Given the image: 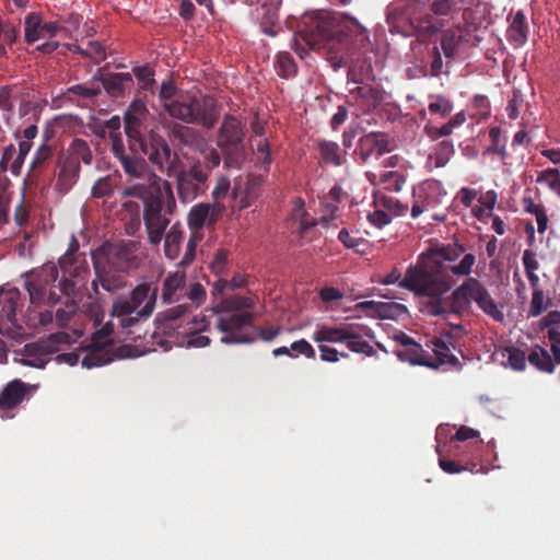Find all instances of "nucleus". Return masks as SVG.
Segmentation results:
<instances>
[{
	"label": "nucleus",
	"instance_id": "nucleus-1",
	"mask_svg": "<svg viewBox=\"0 0 560 560\" xmlns=\"http://www.w3.org/2000/svg\"><path fill=\"white\" fill-rule=\"evenodd\" d=\"M466 248L457 242L435 244L422 253L416 265L406 270L405 277L395 268L381 281L383 284L397 283L399 288L412 292L418 298H427L420 311L430 316L453 314L462 316L468 312L471 302L495 322H502L504 315L498 307L488 290L476 278L466 279L450 296H444L457 278L469 276L476 257L465 254L458 264H454Z\"/></svg>",
	"mask_w": 560,
	"mask_h": 560
},
{
	"label": "nucleus",
	"instance_id": "nucleus-2",
	"mask_svg": "<svg viewBox=\"0 0 560 560\" xmlns=\"http://www.w3.org/2000/svg\"><path fill=\"white\" fill-rule=\"evenodd\" d=\"M159 96L168 115L186 124L212 129L219 120V106L212 96L176 95V86L172 81L162 83Z\"/></svg>",
	"mask_w": 560,
	"mask_h": 560
},
{
	"label": "nucleus",
	"instance_id": "nucleus-3",
	"mask_svg": "<svg viewBox=\"0 0 560 560\" xmlns=\"http://www.w3.org/2000/svg\"><path fill=\"white\" fill-rule=\"evenodd\" d=\"M158 291V287H152L149 282L136 285L129 298L120 295L114 300L110 317L116 319L117 325L124 330L138 325L141 319H147L153 314Z\"/></svg>",
	"mask_w": 560,
	"mask_h": 560
},
{
	"label": "nucleus",
	"instance_id": "nucleus-4",
	"mask_svg": "<svg viewBox=\"0 0 560 560\" xmlns=\"http://www.w3.org/2000/svg\"><path fill=\"white\" fill-rule=\"evenodd\" d=\"M245 128L242 121L226 114L218 129L215 143L223 154L225 168H241L245 161Z\"/></svg>",
	"mask_w": 560,
	"mask_h": 560
},
{
	"label": "nucleus",
	"instance_id": "nucleus-5",
	"mask_svg": "<svg viewBox=\"0 0 560 560\" xmlns=\"http://www.w3.org/2000/svg\"><path fill=\"white\" fill-rule=\"evenodd\" d=\"M299 34L311 49L325 47L330 40H343V31L337 19L323 12L305 14Z\"/></svg>",
	"mask_w": 560,
	"mask_h": 560
},
{
	"label": "nucleus",
	"instance_id": "nucleus-6",
	"mask_svg": "<svg viewBox=\"0 0 560 560\" xmlns=\"http://www.w3.org/2000/svg\"><path fill=\"white\" fill-rule=\"evenodd\" d=\"M215 328L222 334L224 345L255 342V315L253 312L219 313Z\"/></svg>",
	"mask_w": 560,
	"mask_h": 560
},
{
	"label": "nucleus",
	"instance_id": "nucleus-7",
	"mask_svg": "<svg viewBox=\"0 0 560 560\" xmlns=\"http://www.w3.org/2000/svg\"><path fill=\"white\" fill-rule=\"evenodd\" d=\"M138 151L147 156L148 162L161 173L173 176L176 165L180 162L166 139L154 130L145 133V138L139 142Z\"/></svg>",
	"mask_w": 560,
	"mask_h": 560
},
{
	"label": "nucleus",
	"instance_id": "nucleus-8",
	"mask_svg": "<svg viewBox=\"0 0 560 560\" xmlns=\"http://www.w3.org/2000/svg\"><path fill=\"white\" fill-rule=\"evenodd\" d=\"M139 245L135 241L105 242L92 255L121 272L129 273L141 265Z\"/></svg>",
	"mask_w": 560,
	"mask_h": 560
},
{
	"label": "nucleus",
	"instance_id": "nucleus-9",
	"mask_svg": "<svg viewBox=\"0 0 560 560\" xmlns=\"http://www.w3.org/2000/svg\"><path fill=\"white\" fill-rule=\"evenodd\" d=\"M70 336L67 332L50 334L46 338L26 343L21 352L20 362L23 365L44 369L50 360V355L60 350L61 345L69 343Z\"/></svg>",
	"mask_w": 560,
	"mask_h": 560
},
{
	"label": "nucleus",
	"instance_id": "nucleus-10",
	"mask_svg": "<svg viewBox=\"0 0 560 560\" xmlns=\"http://www.w3.org/2000/svg\"><path fill=\"white\" fill-rule=\"evenodd\" d=\"M173 175L176 179L178 198L184 203L194 201L208 189L209 173L203 171L199 162L188 168H176Z\"/></svg>",
	"mask_w": 560,
	"mask_h": 560
},
{
	"label": "nucleus",
	"instance_id": "nucleus-11",
	"mask_svg": "<svg viewBox=\"0 0 560 560\" xmlns=\"http://www.w3.org/2000/svg\"><path fill=\"white\" fill-rule=\"evenodd\" d=\"M22 306V294L16 288H0V335L12 339L22 335L23 327L18 320Z\"/></svg>",
	"mask_w": 560,
	"mask_h": 560
},
{
	"label": "nucleus",
	"instance_id": "nucleus-12",
	"mask_svg": "<svg viewBox=\"0 0 560 560\" xmlns=\"http://www.w3.org/2000/svg\"><path fill=\"white\" fill-rule=\"evenodd\" d=\"M113 153L118 159L125 174L132 178L148 180L150 186L159 188L162 178L150 168L148 162L138 154V151L126 152L121 140L114 137Z\"/></svg>",
	"mask_w": 560,
	"mask_h": 560
},
{
	"label": "nucleus",
	"instance_id": "nucleus-13",
	"mask_svg": "<svg viewBox=\"0 0 560 560\" xmlns=\"http://www.w3.org/2000/svg\"><path fill=\"white\" fill-rule=\"evenodd\" d=\"M59 266L62 271V279L59 283L60 291L66 296L78 294L86 285L90 276L86 256L60 257Z\"/></svg>",
	"mask_w": 560,
	"mask_h": 560
},
{
	"label": "nucleus",
	"instance_id": "nucleus-14",
	"mask_svg": "<svg viewBox=\"0 0 560 560\" xmlns=\"http://www.w3.org/2000/svg\"><path fill=\"white\" fill-rule=\"evenodd\" d=\"M58 275L57 266L51 262L45 264L40 269L26 275L25 289L32 304L38 305L45 302L46 291L54 285Z\"/></svg>",
	"mask_w": 560,
	"mask_h": 560
},
{
	"label": "nucleus",
	"instance_id": "nucleus-15",
	"mask_svg": "<svg viewBox=\"0 0 560 560\" xmlns=\"http://www.w3.org/2000/svg\"><path fill=\"white\" fill-rule=\"evenodd\" d=\"M15 103H19L21 113H26L31 105L27 88L23 83L0 85V110L5 125L10 126Z\"/></svg>",
	"mask_w": 560,
	"mask_h": 560
},
{
	"label": "nucleus",
	"instance_id": "nucleus-16",
	"mask_svg": "<svg viewBox=\"0 0 560 560\" xmlns=\"http://www.w3.org/2000/svg\"><path fill=\"white\" fill-rule=\"evenodd\" d=\"M95 279L92 281V288L95 293L98 291V284L107 292L115 293L127 285L126 277L120 270L105 264L92 255Z\"/></svg>",
	"mask_w": 560,
	"mask_h": 560
},
{
	"label": "nucleus",
	"instance_id": "nucleus-17",
	"mask_svg": "<svg viewBox=\"0 0 560 560\" xmlns=\"http://www.w3.org/2000/svg\"><path fill=\"white\" fill-rule=\"evenodd\" d=\"M143 219L149 242L152 245H158L162 241L164 232L170 224V219L163 213L162 198H156L145 205Z\"/></svg>",
	"mask_w": 560,
	"mask_h": 560
},
{
	"label": "nucleus",
	"instance_id": "nucleus-18",
	"mask_svg": "<svg viewBox=\"0 0 560 560\" xmlns=\"http://www.w3.org/2000/svg\"><path fill=\"white\" fill-rule=\"evenodd\" d=\"M392 151L388 137L384 132L372 131L359 139L355 154L361 164L366 163L371 158H380Z\"/></svg>",
	"mask_w": 560,
	"mask_h": 560
},
{
	"label": "nucleus",
	"instance_id": "nucleus-19",
	"mask_svg": "<svg viewBox=\"0 0 560 560\" xmlns=\"http://www.w3.org/2000/svg\"><path fill=\"white\" fill-rule=\"evenodd\" d=\"M35 389L36 386L21 380L9 382L0 393V411L7 412L16 408Z\"/></svg>",
	"mask_w": 560,
	"mask_h": 560
},
{
	"label": "nucleus",
	"instance_id": "nucleus-20",
	"mask_svg": "<svg viewBox=\"0 0 560 560\" xmlns=\"http://www.w3.org/2000/svg\"><path fill=\"white\" fill-rule=\"evenodd\" d=\"M186 296V273L182 270L170 272L162 281L161 301L163 304L179 302Z\"/></svg>",
	"mask_w": 560,
	"mask_h": 560
},
{
	"label": "nucleus",
	"instance_id": "nucleus-21",
	"mask_svg": "<svg viewBox=\"0 0 560 560\" xmlns=\"http://www.w3.org/2000/svg\"><path fill=\"white\" fill-rule=\"evenodd\" d=\"M357 308L384 319L398 320L408 314L406 305L397 302L364 301L357 304Z\"/></svg>",
	"mask_w": 560,
	"mask_h": 560
},
{
	"label": "nucleus",
	"instance_id": "nucleus-22",
	"mask_svg": "<svg viewBox=\"0 0 560 560\" xmlns=\"http://www.w3.org/2000/svg\"><path fill=\"white\" fill-rule=\"evenodd\" d=\"M220 215V209L215 205L198 203L194 206L187 217L191 232L200 233L205 225H214Z\"/></svg>",
	"mask_w": 560,
	"mask_h": 560
},
{
	"label": "nucleus",
	"instance_id": "nucleus-23",
	"mask_svg": "<svg viewBox=\"0 0 560 560\" xmlns=\"http://www.w3.org/2000/svg\"><path fill=\"white\" fill-rule=\"evenodd\" d=\"M57 167L56 189L61 194H67L79 180L81 166L59 154Z\"/></svg>",
	"mask_w": 560,
	"mask_h": 560
},
{
	"label": "nucleus",
	"instance_id": "nucleus-24",
	"mask_svg": "<svg viewBox=\"0 0 560 560\" xmlns=\"http://www.w3.org/2000/svg\"><path fill=\"white\" fill-rule=\"evenodd\" d=\"M98 83L101 88L107 92L112 97H122L125 95L126 90H129L133 85L132 75L128 72L126 73H107V74H97Z\"/></svg>",
	"mask_w": 560,
	"mask_h": 560
},
{
	"label": "nucleus",
	"instance_id": "nucleus-25",
	"mask_svg": "<svg viewBox=\"0 0 560 560\" xmlns=\"http://www.w3.org/2000/svg\"><path fill=\"white\" fill-rule=\"evenodd\" d=\"M354 338L352 334V324H342L339 326H319L312 335V340L317 343L330 342L342 343L346 339Z\"/></svg>",
	"mask_w": 560,
	"mask_h": 560
},
{
	"label": "nucleus",
	"instance_id": "nucleus-26",
	"mask_svg": "<svg viewBox=\"0 0 560 560\" xmlns=\"http://www.w3.org/2000/svg\"><path fill=\"white\" fill-rule=\"evenodd\" d=\"M185 335L187 347L203 348L210 345L211 340L208 336L201 332L206 331L209 326V322L205 316H194L186 323Z\"/></svg>",
	"mask_w": 560,
	"mask_h": 560
},
{
	"label": "nucleus",
	"instance_id": "nucleus-27",
	"mask_svg": "<svg viewBox=\"0 0 560 560\" xmlns=\"http://www.w3.org/2000/svg\"><path fill=\"white\" fill-rule=\"evenodd\" d=\"M172 136L182 145L191 148L196 151H203L207 144L202 135L198 130L188 126L175 124L172 127Z\"/></svg>",
	"mask_w": 560,
	"mask_h": 560
},
{
	"label": "nucleus",
	"instance_id": "nucleus-28",
	"mask_svg": "<svg viewBox=\"0 0 560 560\" xmlns=\"http://www.w3.org/2000/svg\"><path fill=\"white\" fill-rule=\"evenodd\" d=\"M258 298L256 295L244 296L233 294L221 300L217 306L218 313H236V312H252L257 304Z\"/></svg>",
	"mask_w": 560,
	"mask_h": 560
},
{
	"label": "nucleus",
	"instance_id": "nucleus-29",
	"mask_svg": "<svg viewBox=\"0 0 560 560\" xmlns=\"http://www.w3.org/2000/svg\"><path fill=\"white\" fill-rule=\"evenodd\" d=\"M261 185L262 178L260 176L250 175L246 178L243 191L241 186H238L237 184L234 185L232 189V197L234 199L240 198L241 208H247L257 198Z\"/></svg>",
	"mask_w": 560,
	"mask_h": 560
},
{
	"label": "nucleus",
	"instance_id": "nucleus-30",
	"mask_svg": "<svg viewBox=\"0 0 560 560\" xmlns=\"http://www.w3.org/2000/svg\"><path fill=\"white\" fill-rule=\"evenodd\" d=\"M352 334L354 335V338L346 339L347 348L355 353L373 355V347L368 341L363 340L364 336L372 337L371 328L363 325L352 324Z\"/></svg>",
	"mask_w": 560,
	"mask_h": 560
},
{
	"label": "nucleus",
	"instance_id": "nucleus-31",
	"mask_svg": "<svg viewBox=\"0 0 560 560\" xmlns=\"http://www.w3.org/2000/svg\"><path fill=\"white\" fill-rule=\"evenodd\" d=\"M60 154L80 166L81 163L90 165L93 161V154L90 145L85 140L80 138L73 139L68 149L60 152Z\"/></svg>",
	"mask_w": 560,
	"mask_h": 560
},
{
	"label": "nucleus",
	"instance_id": "nucleus-32",
	"mask_svg": "<svg viewBox=\"0 0 560 560\" xmlns=\"http://www.w3.org/2000/svg\"><path fill=\"white\" fill-rule=\"evenodd\" d=\"M290 221L298 225L296 232L300 237H304L306 232L317 224L316 220L305 210V202L302 198L294 200V208L290 215Z\"/></svg>",
	"mask_w": 560,
	"mask_h": 560
},
{
	"label": "nucleus",
	"instance_id": "nucleus-33",
	"mask_svg": "<svg viewBox=\"0 0 560 560\" xmlns=\"http://www.w3.org/2000/svg\"><path fill=\"white\" fill-rule=\"evenodd\" d=\"M316 147L319 152V163L325 165L341 166L345 163V159L339 152L338 143L318 139L316 140Z\"/></svg>",
	"mask_w": 560,
	"mask_h": 560
},
{
	"label": "nucleus",
	"instance_id": "nucleus-34",
	"mask_svg": "<svg viewBox=\"0 0 560 560\" xmlns=\"http://www.w3.org/2000/svg\"><path fill=\"white\" fill-rule=\"evenodd\" d=\"M191 304L180 303L158 314L156 320L164 323V329H174L182 324L174 325L177 320L183 323L188 314L191 313Z\"/></svg>",
	"mask_w": 560,
	"mask_h": 560
},
{
	"label": "nucleus",
	"instance_id": "nucleus-35",
	"mask_svg": "<svg viewBox=\"0 0 560 560\" xmlns=\"http://www.w3.org/2000/svg\"><path fill=\"white\" fill-rule=\"evenodd\" d=\"M464 31L460 26L456 28H447L441 36V48L446 58L453 59L457 49L463 45L465 38Z\"/></svg>",
	"mask_w": 560,
	"mask_h": 560
},
{
	"label": "nucleus",
	"instance_id": "nucleus-36",
	"mask_svg": "<svg viewBox=\"0 0 560 560\" xmlns=\"http://www.w3.org/2000/svg\"><path fill=\"white\" fill-rule=\"evenodd\" d=\"M125 132L128 138L129 150L138 151L139 142H141L145 138V133H142L141 128V119L137 115H133L131 112H126L125 117Z\"/></svg>",
	"mask_w": 560,
	"mask_h": 560
},
{
	"label": "nucleus",
	"instance_id": "nucleus-37",
	"mask_svg": "<svg viewBox=\"0 0 560 560\" xmlns=\"http://www.w3.org/2000/svg\"><path fill=\"white\" fill-rule=\"evenodd\" d=\"M106 346L97 345L94 346L91 342L90 350L85 353L82 359V366L86 369L98 368L110 363L114 357L109 354Z\"/></svg>",
	"mask_w": 560,
	"mask_h": 560
},
{
	"label": "nucleus",
	"instance_id": "nucleus-38",
	"mask_svg": "<svg viewBox=\"0 0 560 560\" xmlns=\"http://www.w3.org/2000/svg\"><path fill=\"white\" fill-rule=\"evenodd\" d=\"M397 355L400 360L407 361L411 364L435 366V364L429 362L430 354L417 342L398 350Z\"/></svg>",
	"mask_w": 560,
	"mask_h": 560
},
{
	"label": "nucleus",
	"instance_id": "nucleus-39",
	"mask_svg": "<svg viewBox=\"0 0 560 560\" xmlns=\"http://www.w3.org/2000/svg\"><path fill=\"white\" fill-rule=\"evenodd\" d=\"M43 16L40 13L31 12L24 21V39L27 44H33L43 38Z\"/></svg>",
	"mask_w": 560,
	"mask_h": 560
},
{
	"label": "nucleus",
	"instance_id": "nucleus-40",
	"mask_svg": "<svg viewBox=\"0 0 560 560\" xmlns=\"http://www.w3.org/2000/svg\"><path fill=\"white\" fill-rule=\"evenodd\" d=\"M183 234L184 232L179 223H175L171 226L170 231L165 235L164 242V253L167 258L173 260L178 257Z\"/></svg>",
	"mask_w": 560,
	"mask_h": 560
},
{
	"label": "nucleus",
	"instance_id": "nucleus-41",
	"mask_svg": "<svg viewBox=\"0 0 560 560\" xmlns=\"http://www.w3.org/2000/svg\"><path fill=\"white\" fill-rule=\"evenodd\" d=\"M54 155V148L49 144H42L35 152L33 161L31 163V170L28 177L35 179L43 165L49 161Z\"/></svg>",
	"mask_w": 560,
	"mask_h": 560
},
{
	"label": "nucleus",
	"instance_id": "nucleus-42",
	"mask_svg": "<svg viewBox=\"0 0 560 560\" xmlns=\"http://www.w3.org/2000/svg\"><path fill=\"white\" fill-rule=\"evenodd\" d=\"M152 190L160 192V187L158 188L156 186H150L148 180H143L142 183H137L124 187L120 191V195L122 198L133 197L144 200L149 198Z\"/></svg>",
	"mask_w": 560,
	"mask_h": 560
},
{
	"label": "nucleus",
	"instance_id": "nucleus-43",
	"mask_svg": "<svg viewBox=\"0 0 560 560\" xmlns=\"http://www.w3.org/2000/svg\"><path fill=\"white\" fill-rule=\"evenodd\" d=\"M527 361L535 365L538 370L552 373L555 370L553 361L548 351L542 348L534 349L528 355Z\"/></svg>",
	"mask_w": 560,
	"mask_h": 560
},
{
	"label": "nucleus",
	"instance_id": "nucleus-44",
	"mask_svg": "<svg viewBox=\"0 0 560 560\" xmlns=\"http://www.w3.org/2000/svg\"><path fill=\"white\" fill-rule=\"evenodd\" d=\"M247 284V276L244 273H236L231 280L219 279L213 283V295L223 294L225 290H236L244 288Z\"/></svg>",
	"mask_w": 560,
	"mask_h": 560
},
{
	"label": "nucleus",
	"instance_id": "nucleus-45",
	"mask_svg": "<svg viewBox=\"0 0 560 560\" xmlns=\"http://www.w3.org/2000/svg\"><path fill=\"white\" fill-rule=\"evenodd\" d=\"M525 15L518 11L508 31V37L515 46H522L525 43Z\"/></svg>",
	"mask_w": 560,
	"mask_h": 560
},
{
	"label": "nucleus",
	"instance_id": "nucleus-46",
	"mask_svg": "<svg viewBox=\"0 0 560 560\" xmlns=\"http://www.w3.org/2000/svg\"><path fill=\"white\" fill-rule=\"evenodd\" d=\"M68 93L79 95L83 98H93L101 94L98 78L94 75L90 83L72 85L68 88Z\"/></svg>",
	"mask_w": 560,
	"mask_h": 560
},
{
	"label": "nucleus",
	"instance_id": "nucleus-47",
	"mask_svg": "<svg viewBox=\"0 0 560 560\" xmlns=\"http://www.w3.org/2000/svg\"><path fill=\"white\" fill-rule=\"evenodd\" d=\"M117 186L116 179L110 176H104L98 178L91 190L94 198H104L113 195L115 187Z\"/></svg>",
	"mask_w": 560,
	"mask_h": 560
},
{
	"label": "nucleus",
	"instance_id": "nucleus-48",
	"mask_svg": "<svg viewBox=\"0 0 560 560\" xmlns=\"http://www.w3.org/2000/svg\"><path fill=\"white\" fill-rule=\"evenodd\" d=\"M276 69L280 77L290 78L296 72V65L293 57L287 51L277 55Z\"/></svg>",
	"mask_w": 560,
	"mask_h": 560
},
{
	"label": "nucleus",
	"instance_id": "nucleus-49",
	"mask_svg": "<svg viewBox=\"0 0 560 560\" xmlns=\"http://www.w3.org/2000/svg\"><path fill=\"white\" fill-rule=\"evenodd\" d=\"M432 343L434 355L440 364L455 365L458 363V359L451 352L450 348L443 340L435 339Z\"/></svg>",
	"mask_w": 560,
	"mask_h": 560
},
{
	"label": "nucleus",
	"instance_id": "nucleus-50",
	"mask_svg": "<svg viewBox=\"0 0 560 560\" xmlns=\"http://www.w3.org/2000/svg\"><path fill=\"white\" fill-rule=\"evenodd\" d=\"M527 213L535 215L537 231L539 234H544L548 228L549 221L545 207L527 199Z\"/></svg>",
	"mask_w": 560,
	"mask_h": 560
},
{
	"label": "nucleus",
	"instance_id": "nucleus-51",
	"mask_svg": "<svg viewBox=\"0 0 560 560\" xmlns=\"http://www.w3.org/2000/svg\"><path fill=\"white\" fill-rule=\"evenodd\" d=\"M78 304L71 296H67L63 307H59L56 311V320L60 327H67L71 317L75 314Z\"/></svg>",
	"mask_w": 560,
	"mask_h": 560
},
{
	"label": "nucleus",
	"instance_id": "nucleus-52",
	"mask_svg": "<svg viewBox=\"0 0 560 560\" xmlns=\"http://www.w3.org/2000/svg\"><path fill=\"white\" fill-rule=\"evenodd\" d=\"M380 180L384 185L385 189L397 192L402 189V186L406 183L405 176L396 171L383 173Z\"/></svg>",
	"mask_w": 560,
	"mask_h": 560
},
{
	"label": "nucleus",
	"instance_id": "nucleus-53",
	"mask_svg": "<svg viewBox=\"0 0 560 560\" xmlns=\"http://www.w3.org/2000/svg\"><path fill=\"white\" fill-rule=\"evenodd\" d=\"M133 74L139 82L140 89L142 90H151L155 83L154 71L148 66L136 67L133 69Z\"/></svg>",
	"mask_w": 560,
	"mask_h": 560
},
{
	"label": "nucleus",
	"instance_id": "nucleus-54",
	"mask_svg": "<svg viewBox=\"0 0 560 560\" xmlns=\"http://www.w3.org/2000/svg\"><path fill=\"white\" fill-rule=\"evenodd\" d=\"M186 296L189 299L191 307L197 308L206 301L207 292L202 284L194 282L188 288L186 287Z\"/></svg>",
	"mask_w": 560,
	"mask_h": 560
},
{
	"label": "nucleus",
	"instance_id": "nucleus-55",
	"mask_svg": "<svg viewBox=\"0 0 560 560\" xmlns=\"http://www.w3.org/2000/svg\"><path fill=\"white\" fill-rule=\"evenodd\" d=\"M506 358L508 363L514 370H523L525 368V352L521 349L509 347L502 353Z\"/></svg>",
	"mask_w": 560,
	"mask_h": 560
},
{
	"label": "nucleus",
	"instance_id": "nucleus-56",
	"mask_svg": "<svg viewBox=\"0 0 560 560\" xmlns=\"http://www.w3.org/2000/svg\"><path fill=\"white\" fill-rule=\"evenodd\" d=\"M439 465L444 472L451 474V475L459 474L462 471H467V470L474 472L475 468L477 466L474 463L462 465L456 460L444 459V458H440Z\"/></svg>",
	"mask_w": 560,
	"mask_h": 560
},
{
	"label": "nucleus",
	"instance_id": "nucleus-57",
	"mask_svg": "<svg viewBox=\"0 0 560 560\" xmlns=\"http://www.w3.org/2000/svg\"><path fill=\"white\" fill-rule=\"evenodd\" d=\"M255 154L257 158L258 163L268 171L269 165L272 162L271 154H270V147L267 141V139H259L256 143Z\"/></svg>",
	"mask_w": 560,
	"mask_h": 560
},
{
	"label": "nucleus",
	"instance_id": "nucleus-58",
	"mask_svg": "<svg viewBox=\"0 0 560 560\" xmlns=\"http://www.w3.org/2000/svg\"><path fill=\"white\" fill-rule=\"evenodd\" d=\"M351 94L354 95L355 97L368 100L374 104H377L382 101V94L380 90L369 85L358 86L351 90Z\"/></svg>",
	"mask_w": 560,
	"mask_h": 560
},
{
	"label": "nucleus",
	"instance_id": "nucleus-59",
	"mask_svg": "<svg viewBox=\"0 0 560 560\" xmlns=\"http://www.w3.org/2000/svg\"><path fill=\"white\" fill-rule=\"evenodd\" d=\"M114 326L112 322H108L101 329L96 330L92 337L93 345L112 346L113 342L109 337L114 332Z\"/></svg>",
	"mask_w": 560,
	"mask_h": 560
},
{
	"label": "nucleus",
	"instance_id": "nucleus-60",
	"mask_svg": "<svg viewBox=\"0 0 560 560\" xmlns=\"http://www.w3.org/2000/svg\"><path fill=\"white\" fill-rule=\"evenodd\" d=\"M161 188H163L164 195H165V200H162L163 211L165 212V214L166 213L172 214L176 208V200H175L172 185L168 180L162 179V182L160 183V189Z\"/></svg>",
	"mask_w": 560,
	"mask_h": 560
},
{
	"label": "nucleus",
	"instance_id": "nucleus-61",
	"mask_svg": "<svg viewBox=\"0 0 560 560\" xmlns=\"http://www.w3.org/2000/svg\"><path fill=\"white\" fill-rule=\"evenodd\" d=\"M201 233L191 232V235L186 245L185 255L179 262L180 266H187L195 259L197 243L201 240Z\"/></svg>",
	"mask_w": 560,
	"mask_h": 560
},
{
	"label": "nucleus",
	"instance_id": "nucleus-62",
	"mask_svg": "<svg viewBox=\"0 0 560 560\" xmlns=\"http://www.w3.org/2000/svg\"><path fill=\"white\" fill-rule=\"evenodd\" d=\"M454 153L453 143L448 140L441 141L435 150L436 165L443 166L450 160V156Z\"/></svg>",
	"mask_w": 560,
	"mask_h": 560
},
{
	"label": "nucleus",
	"instance_id": "nucleus-63",
	"mask_svg": "<svg viewBox=\"0 0 560 560\" xmlns=\"http://www.w3.org/2000/svg\"><path fill=\"white\" fill-rule=\"evenodd\" d=\"M380 203L395 215H404L408 211V206L394 197H383Z\"/></svg>",
	"mask_w": 560,
	"mask_h": 560
},
{
	"label": "nucleus",
	"instance_id": "nucleus-64",
	"mask_svg": "<svg viewBox=\"0 0 560 560\" xmlns=\"http://www.w3.org/2000/svg\"><path fill=\"white\" fill-rule=\"evenodd\" d=\"M538 182H546L558 195H560V173L558 170H547L541 172Z\"/></svg>",
	"mask_w": 560,
	"mask_h": 560
}]
</instances>
